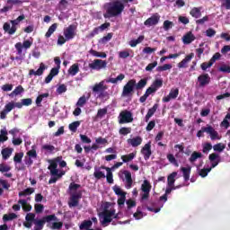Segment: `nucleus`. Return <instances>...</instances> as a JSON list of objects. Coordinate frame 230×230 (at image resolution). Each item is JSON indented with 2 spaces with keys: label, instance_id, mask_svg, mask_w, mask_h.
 <instances>
[{
  "label": "nucleus",
  "instance_id": "052dcab7",
  "mask_svg": "<svg viewBox=\"0 0 230 230\" xmlns=\"http://www.w3.org/2000/svg\"><path fill=\"white\" fill-rule=\"evenodd\" d=\"M111 39H112V33H108L106 36H103L100 42L102 44H107V42H109V40H111Z\"/></svg>",
  "mask_w": 230,
  "mask_h": 230
},
{
  "label": "nucleus",
  "instance_id": "e2e57ef3",
  "mask_svg": "<svg viewBox=\"0 0 230 230\" xmlns=\"http://www.w3.org/2000/svg\"><path fill=\"white\" fill-rule=\"evenodd\" d=\"M107 114V108L99 109L95 118H103Z\"/></svg>",
  "mask_w": 230,
  "mask_h": 230
},
{
  "label": "nucleus",
  "instance_id": "0eeeda50",
  "mask_svg": "<svg viewBox=\"0 0 230 230\" xmlns=\"http://www.w3.org/2000/svg\"><path fill=\"white\" fill-rule=\"evenodd\" d=\"M134 121V117L129 111H122L119 115V125H124L125 123H132Z\"/></svg>",
  "mask_w": 230,
  "mask_h": 230
},
{
  "label": "nucleus",
  "instance_id": "ddd939ff",
  "mask_svg": "<svg viewBox=\"0 0 230 230\" xmlns=\"http://www.w3.org/2000/svg\"><path fill=\"white\" fill-rule=\"evenodd\" d=\"M141 154H143L145 161L150 159V156L152 155V145L150 142L142 147Z\"/></svg>",
  "mask_w": 230,
  "mask_h": 230
},
{
  "label": "nucleus",
  "instance_id": "7c9ffc66",
  "mask_svg": "<svg viewBox=\"0 0 230 230\" xmlns=\"http://www.w3.org/2000/svg\"><path fill=\"white\" fill-rule=\"evenodd\" d=\"M141 190L143 192L150 193L152 190V185L150 184V181L148 180H145L143 184L141 185Z\"/></svg>",
  "mask_w": 230,
  "mask_h": 230
},
{
  "label": "nucleus",
  "instance_id": "9d476101",
  "mask_svg": "<svg viewBox=\"0 0 230 230\" xmlns=\"http://www.w3.org/2000/svg\"><path fill=\"white\" fill-rule=\"evenodd\" d=\"M65 39L66 40H73L76 37V25H69L64 31Z\"/></svg>",
  "mask_w": 230,
  "mask_h": 230
},
{
  "label": "nucleus",
  "instance_id": "423d86ee",
  "mask_svg": "<svg viewBox=\"0 0 230 230\" xmlns=\"http://www.w3.org/2000/svg\"><path fill=\"white\" fill-rule=\"evenodd\" d=\"M114 213H116V209H107V207H105L104 211L101 213V217H102V221H101L102 226L106 227L108 224H111L112 222V217H114Z\"/></svg>",
  "mask_w": 230,
  "mask_h": 230
},
{
  "label": "nucleus",
  "instance_id": "473e14b6",
  "mask_svg": "<svg viewBox=\"0 0 230 230\" xmlns=\"http://www.w3.org/2000/svg\"><path fill=\"white\" fill-rule=\"evenodd\" d=\"M175 177H177V172H173L167 177V186H173L175 184Z\"/></svg>",
  "mask_w": 230,
  "mask_h": 230
},
{
  "label": "nucleus",
  "instance_id": "79ce46f5",
  "mask_svg": "<svg viewBox=\"0 0 230 230\" xmlns=\"http://www.w3.org/2000/svg\"><path fill=\"white\" fill-rule=\"evenodd\" d=\"M22 93H24V88L22 85H18L11 93L10 96H19V94H22Z\"/></svg>",
  "mask_w": 230,
  "mask_h": 230
},
{
  "label": "nucleus",
  "instance_id": "393cba45",
  "mask_svg": "<svg viewBox=\"0 0 230 230\" xmlns=\"http://www.w3.org/2000/svg\"><path fill=\"white\" fill-rule=\"evenodd\" d=\"M78 73H80V66L78 64L72 65L68 69V75H70V76H76Z\"/></svg>",
  "mask_w": 230,
  "mask_h": 230
},
{
  "label": "nucleus",
  "instance_id": "3c124183",
  "mask_svg": "<svg viewBox=\"0 0 230 230\" xmlns=\"http://www.w3.org/2000/svg\"><path fill=\"white\" fill-rule=\"evenodd\" d=\"M80 127V121H74L69 124L68 128L71 132H76L77 128Z\"/></svg>",
  "mask_w": 230,
  "mask_h": 230
},
{
  "label": "nucleus",
  "instance_id": "bf43d9fd",
  "mask_svg": "<svg viewBox=\"0 0 230 230\" xmlns=\"http://www.w3.org/2000/svg\"><path fill=\"white\" fill-rule=\"evenodd\" d=\"M169 96L171 97L172 100H175V98L179 96V89H172L169 93Z\"/></svg>",
  "mask_w": 230,
  "mask_h": 230
},
{
  "label": "nucleus",
  "instance_id": "6e6d98bb",
  "mask_svg": "<svg viewBox=\"0 0 230 230\" xmlns=\"http://www.w3.org/2000/svg\"><path fill=\"white\" fill-rule=\"evenodd\" d=\"M171 28H173V22H170L169 20H165L164 22V31H168L171 30Z\"/></svg>",
  "mask_w": 230,
  "mask_h": 230
},
{
  "label": "nucleus",
  "instance_id": "c03bdc74",
  "mask_svg": "<svg viewBox=\"0 0 230 230\" xmlns=\"http://www.w3.org/2000/svg\"><path fill=\"white\" fill-rule=\"evenodd\" d=\"M151 86L157 91V89H161L163 87V79H155Z\"/></svg>",
  "mask_w": 230,
  "mask_h": 230
},
{
  "label": "nucleus",
  "instance_id": "8fccbe9b",
  "mask_svg": "<svg viewBox=\"0 0 230 230\" xmlns=\"http://www.w3.org/2000/svg\"><path fill=\"white\" fill-rule=\"evenodd\" d=\"M43 220L48 224H49V222H57V216H55V214L52 215H49V216H45L43 217Z\"/></svg>",
  "mask_w": 230,
  "mask_h": 230
},
{
  "label": "nucleus",
  "instance_id": "603ef678",
  "mask_svg": "<svg viewBox=\"0 0 230 230\" xmlns=\"http://www.w3.org/2000/svg\"><path fill=\"white\" fill-rule=\"evenodd\" d=\"M172 65L170 64H164V66H159L156 67V71H158L159 73L163 72V71H168L170 69H172Z\"/></svg>",
  "mask_w": 230,
  "mask_h": 230
},
{
  "label": "nucleus",
  "instance_id": "c85d7f7f",
  "mask_svg": "<svg viewBox=\"0 0 230 230\" xmlns=\"http://www.w3.org/2000/svg\"><path fill=\"white\" fill-rule=\"evenodd\" d=\"M146 84H148V79H141L137 84L136 83L135 89L137 91H141V89H145V87H146Z\"/></svg>",
  "mask_w": 230,
  "mask_h": 230
},
{
  "label": "nucleus",
  "instance_id": "a211bd4d",
  "mask_svg": "<svg viewBox=\"0 0 230 230\" xmlns=\"http://www.w3.org/2000/svg\"><path fill=\"white\" fill-rule=\"evenodd\" d=\"M102 170H106L107 174L105 175L106 181L109 184H113L114 183V178L112 175V169L111 167H106L104 165H102Z\"/></svg>",
  "mask_w": 230,
  "mask_h": 230
},
{
  "label": "nucleus",
  "instance_id": "aec40b11",
  "mask_svg": "<svg viewBox=\"0 0 230 230\" xmlns=\"http://www.w3.org/2000/svg\"><path fill=\"white\" fill-rule=\"evenodd\" d=\"M123 174L125 175V179H126V188L127 190H130V188H132V173L128 171H124Z\"/></svg>",
  "mask_w": 230,
  "mask_h": 230
},
{
  "label": "nucleus",
  "instance_id": "13d9d810",
  "mask_svg": "<svg viewBox=\"0 0 230 230\" xmlns=\"http://www.w3.org/2000/svg\"><path fill=\"white\" fill-rule=\"evenodd\" d=\"M42 150H45V152H49V154H53V152H55V147L54 146L46 144L42 146Z\"/></svg>",
  "mask_w": 230,
  "mask_h": 230
},
{
  "label": "nucleus",
  "instance_id": "5701e85b",
  "mask_svg": "<svg viewBox=\"0 0 230 230\" xmlns=\"http://www.w3.org/2000/svg\"><path fill=\"white\" fill-rule=\"evenodd\" d=\"M181 172L183 174V179L185 181H190V175L191 174V166L181 167Z\"/></svg>",
  "mask_w": 230,
  "mask_h": 230
},
{
  "label": "nucleus",
  "instance_id": "680f3d73",
  "mask_svg": "<svg viewBox=\"0 0 230 230\" xmlns=\"http://www.w3.org/2000/svg\"><path fill=\"white\" fill-rule=\"evenodd\" d=\"M66 92H67V86L66 84H60L57 89L58 94H64V93H66Z\"/></svg>",
  "mask_w": 230,
  "mask_h": 230
},
{
  "label": "nucleus",
  "instance_id": "f257e3e1",
  "mask_svg": "<svg viewBox=\"0 0 230 230\" xmlns=\"http://www.w3.org/2000/svg\"><path fill=\"white\" fill-rule=\"evenodd\" d=\"M104 8L106 13L103 14L104 19H111V17H119L125 10V4L120 0H115L105 4Z\"/></svg>",
  "mask_w": 230,
  "mask_h": 230
},
{
  "label": "nucleus",
  "instance_id": "a19ab883",
  "mask_svg": "<svg viewBox=\"0 0 230 230\" xmlns=\"http://www.w3.org/2000/svg\"><path fill=\"white\" fill-rule=\"evenodd\" d=\"M136 157V153H130L129 155H124L121 156L123 163H130Z\"/></svg>",
  "mask_w": 230,
  "mask_h": 230
},
{
  "label": "nucleus",
  "instance_id": "412c9836",
  "mask_svg": "<svg viewBox=\"0 0 230 230\" xmlns=\"http://www.w3.org/2000/svg\"><path fill=\"white\" fill-rule=\"evenodd\" d=\"M103 168L95 166L94 167V172H93V177L97 179V181H100V179H105V172H102Z\"/></svg>",
  "mask_w": 230,
  "mask_h": 230
},
{
  "label": "nucleus",
  "instance_id": "864d4df0",
  "mask_svg": "<svg viewBox=\"0 0 230 230\" xmlns=\"http://www.w3.org/2000/svg\"><path fill=\"white\" fill-rule=\"evenodd\" d=\"M113 191L115 195H119V197H123V195H127V192L123 191L121 188H119L118 185H115L113 187Z\"/></svg>",
  "mask_w": 230,
  "mask_h": 230
},
{
  "label": "nucleus",
  "instance_id": "bb28decb",
  "mask_svg": "<svg viewBox=\"0 0 230 230\" xmlns=\"http://www.w3.org/2000/svg\"><path fill=\"white\" fill-rule=\"evenodd\" d=\"M200 7H193L190 10V14L191 15V17H194V19H199L202 16V12H200Z\"/></svg>",
  "mask_w": 230,
  "mask_h": 230
},
{
  "label": "nucleus",
  "instance_id": "58836bf2",
  "mask_svg": "<svg viewBox=\"0 0 230 230\" xmlns=\"http://www.w3.org/2000/svg\"><path fill=\"white\" fill-rule=\"evenodd\" d=\"M15 218H17V214L15 213L4 214L3 217L4 222H10L15 220Z\"/></svg>",
  "mask_w": 230,
  "mask_h": 230
},
{
  "label": "nucleus",
  "instance_id": "4468645a",
  "mask_svg": "<svg viewBox=\"0 0 230 230\" xmlns=\"http://www.w3.org/2000/svg\"><path fill=\"white\" fill-rule=\"evenodd\" d=\"M208 159L211 163V170H213V168H217V166H218V164L220 163V155H218V154L216 153H212L208 155Z\"/></svg>",
  "mask_w": 230,
  "mask_h": 230
},
{
  "label": "nucleus",
  "instance_id": "e433bc0d",
  "mask_svg": "<svg viewBox=\"0 0 230 230\" xmlns=\"http://www.w3.org/2000/svg\"><path fill=\"white\" fill-rule=\"evenodd\" d=\"M35 189L34 188H27L22 191L19 192V197H27L29 195H31L32 193H34Z\"/></svg>",
  "mask_w": 230,
  "mask_h": 230
},
{
  "label": "nucleus",
  "instance_id": "69168bd1",
  "mask_svg": "<svg viewBox=\"0 0 230 230\" xmlns=\"http://www.w3.org/2000/svg\"><path fill=\"white\" fill-rule=\"evenodd\" d=\"M27 155L30 159H37V150L33 148L31 149L30 151L27 152Z\"/></svg>",
  "mask_w": 230,
  "mask_h": 230
},
{
  "label": "nucleus",
  "instance_id": "f3484780",
  "mask_svg": "<svg viewBox=\"0 0 230 230\" xmlns=\"http://www.w3.org/2000/svg\"><path fill=\"white\" fill-rule=\"evenodd\" d=\"M141 143H143V137H141L140 136L128 139V144L131 145V146H133L134 148H136L137 146H139Z\"/></svg>",
  "mask_w": 230,
  "mask_h": 230
},
{
  "label": "nucleus",
  "instance_id": "dca6fc26",
  "mask_svg": "<svg viewBox=\"0 0 230 230\" xmlns=\"http://www.w3.org/2000/svg\"><path fill=\"white\" fill-rule=\"evenodd\" d=\"M44 71H46V65L44 63H40V67L37 71L31 69L29 71V75L31 76V75H34V76H42L44 75Z\"/></svg>",
  "mask_w": 230,
  "mask_h": 230
},
{
  "label": "nucleus",
  "instance_id": "7ed1b4c3",
  "mask_svg": "<svg viewBox=\"0 0 230 230\" xmlns=\"http://www.w3.org/2000/svg\"><path fill=\"white\" fill-rule=\"evenodd\" d=\"M58 164L57 162H51L49 165L48 170L50 172V175L52 176L49 181V184H55L58 179H62V176L65 175V172L58 171Z\"/></svg>",
  "mask_w": 230,
  "mask_h": 230
},
{
  "label": "nucleus",
  "instance_id": "20e7f679",
  "mask_svg": "<svg viewBox=\"0 0 230 230\" xmlns=\"http://www.w3.org/2000/svg\"><path fill=\"white\" fill-rule=\"evenodd\" d=\"M24 19H26V16L24 14H21L17 19L11 20L12 27L8 22L4 23V31L9 35H13L15 31H17V24H19L21 21H24Z\"/></svg>",
  "mask_w": 230,
  "mask_h": 230
},
{
  "label": "nucleus",
  "instance_id": "2eb2a0df",
  "mask_svg": "<svg viewBox=\"0 0 230 230\" xmlns=\"http://www.w3.org/2000/svg\"><path fill=\"white\" fill-rule=\"evenodd\" d=\"M193 57H195L194 53L187 55L185 58H183L180 63H178L177 67H179V69L188 67V62H191V58H193Z\"/></svg>",
  "mask_w": 230,
  "mask_h": 230
},
{
  "label": "nucleus",
  "instance_id": "774afa93",
  "mask_svg": "<svg viewBox=\"0 0 230 230\" xmlns=\"http://www.w3.org/2000/svg\"><path fill=\"white\" fill-rule=\"evenodd\" d=\"M218 71L221 73H230V66L227 65H222L219 68Z\"/></svg>",
  "mask_w": 230,
  "mask_h": 230
},
{
  "label": "nucleus",
  "instance_id": "09e8293b",
  "mask_svg": "<svg viewBox=\"0 0 230 230\" xmlns=\"http://www.w3.org/2000/svg\"><path fill=\"white\" fill-rule=\"evenodd\" d=\"M22 157H24V153H16L13 156V161L16 164H21V163H22Z\"/></svg>",
  "mask_w": 230,
  "mask_h": 230
},
{
  "label": "nucleus",
  "instance_id": "4be33fe9",
  "mask_svg": "<svg viewBox=\"0 0 230 230\" xmlns=\"http://www.w3.org/2000/svg\"><path fill=\"white\" fill-rule=\"evenodd\" d=\"M195 40V35L191 31L187 32L183 37H182V42L183 44H191Z\"/></svg>",
  "mask_w": 230,
  "mask_h": 230
},
{
  "label": "nucleus",
  "instance_id": "cd10ccee",
  "mask_svg": "<svg viewBox=\"0 0 230 230\" xmlns=\"http://www.w3.org/2000/svg\"><path fill=\"white\" fill-rule=\"evenodd\" d=\"M53 162L56 163V164H58V163H59L60 168H66V166H67V163L66 161L62 160V156H58L54 160L49 161V164H51V163H53Z\"/></svg>",
  "mask_w": 230,
  "mask_h": 230
},
{
  "label": "nucleus",
  "instance_id": "39448f33",
  "mask_svg": "<svg viewBox=\"0 0 230 230\" xmlns=\"http://www.w3.org/2000/svg\"><path fill=\"white\" fill-rule=\"evenodd\" d=\"M204 132L210 136V139L215 141V139H220L218 137V132L211 125H207V127H202L200 130L197 133V137H204Z\"/></svg>",
  "mask_w": 230,
  "mask_h": 230
},
{
  "label": "nucleus",
  "instance_id": "49530a36",
  "mask_svg": "<svg viewBox=\"0 0 230 230\" xmlns=\"http://www.w3.org/2000/svg\"><path fill=\"white\" fill-rule=\"evenodd\" d=\"M214 152H224L226 150V145L218 143L213 146Z\"/></svg>",
  "mask_w": 230,
  "mask_h": 230
},
{
  "label": "nucleus",
  "instance_id": "c756f323",
  "mask_svg": "<svg viewBox=\"0 0 230 230\" xmlns=\"http://www.w3.org/2000/svg\"><path fill=\"white\" fill-rule=\"evenodd\" d=\"M93 227V221L91 220H84L79 226L80 230H89Z\"/></svg>",
  "mask_w": 230,
  "mask_h": 230
},
{
  "label": "nucleus",
  "instance_id": "a878e982",
  "mask_svg": "<svg viewBox=\"0 0 230 230\" xmlns=\"http://www.w3.org/2000/svg\"><path fill=\"white\" fill-rule=\"evenodd\" d=\"M108 89L107 85H103V82H101L99 84H94L93 87V93H102L103 91H106Z\"/></svg>",
  "mask_w": 230,
  "mask_h": 230
},
{
  "label": "nucleus",
  "instance_id": "4c0bfd02",
  "mask_svg": "<svg viewBox=\"0 0 230 230\" xmlns=\"http://www.w3.org/2000/svg\"><path fill=\"white\" fill-rule=\"evenodd\" d=\"M122 80H125V75L120 74L116 78L111 77L107 82L109 84H118V82H121Z\"/></svg>",
  "mask_w": 230,
  "mask_h": 230
},
{
  "label": "nucleus",
  "instance_id": "f03ea898",
  "mask_svg": "<svg viewBox=\"0 0 230 230\" xmlns=\"http://www.w3.org/2000/svg\"><path fill=\"white\" fill-rule=\"evenodd\" d=\"M82 188V185L75 182H71L68 187L70 191V200L68 202L69 208H76L80 204V199H82V190L76 191V190ZM76 191V192H75Z\"/></svg>",
  "mask_w": 230,
  "mask_h": 230
},
{
  "label": "nucleus",
  "instance_id": "9b49d317",
  "mask_svg": "<svg viewBox=\"0 0 230 230\" xmlns=\"http://www.w3.org/2000/svg\"><path fill=\"white\" fill-rule=\"evenodd\" d=\"M90 69H93L95 71H100L101 69H105L107 67V61L102 59H95L93 62L89 64Z\"/></svg>",
  "mask_w": 230,
  "mask_h": 230
},
{
  "label": "nucleus",
  "instance_id": "6ab92c4d",
  "mask_svg": "<svg viewBox=\"0 0 230 230\" xmlns=\"http://www.w3.org/2000/svg\"><path fill=\"white\" fill-rule=\"evenodd\" d=\"M157 109H159V104L155 103L152 108L148 110L145 118L146 123H148V121H150V118H152V116L155 114V112L157 111Z\"/></svg>",
  "mask_w": 230,
  "mask_h": 230
},
{
  "label": "nucleus",
  "instance_id": "2f4dec72",
  "mask_svg": "<svg viewBox=\"0 0 230 230\" xmlns=\"http://www.w3.org/2000/svg\"><path fill=\"white\" fill-rule=\"evenodd\" d=\"M57 28H58V23H53L48 30V31L45 34L46 39H49L51 37L52 33H55L57 31Z\"/></svg>",
  "mask_w": 230,
  "mask_h": 230
},
{
  "label": "nucleus",
  "instance_id": "72a5a7b5",
  "mask_svg": "<svg viewBox=\"0 0 230 230\" xmlns=\"http://www.w3.org/2000/svg\"><path fill=\"white\" fill-rule=\"evenodd\" d=\"M12 152H13V149H12V148L7 147V148L2 149L1 154H2L3 159L4 161H6V159H9L10 155H12Z\"/></svg>",
  "mask_w": 230,
  "mask_h": 230
},
{
  "label": "nucleus",
  "instance_id": "5fc2aeb1",
  "mask_svg": "<svg viewBox=\"0 0 230 230\" xmlns=\"http://www.w3.org/2000/svg\"><path fill=\"white\" fill-rule=\"evenodd\" d=\"M130 132H132V128H120L119 130V134H120V136H128Z\"/></svg>",
  "mask_w": 230,
  "mask_h": 230
},
{
  "label": "nucleus",
  "instance_id": "ea45409f",
  "mask_svg": "<svg viewBox=\"0 0 230 230\" xmlns=\"http://www.w3.org/2000/svg\"><path fill=\"white\" fill-rule=\"evenodd\" d=\"M90 54L93 55V57H97L98 58H107V54L105 52H98L94 49H91Z\"/></svg>",
  "mask_w": 230,
  "mask_h": 230
},
{
  "label": "nucleus",
  "instance_id": "4d7b16f0",
  "mask_svg": "<svg viewBox=\"0 0 230 230\" xmlns=\"http://www.w3.org/2000/svg\"><path fill=\"white\" fill-rule=\"evenodd\" d=\"M85 103H87V98L85 97V95H83L82 97H80L76 102V106L77 107H84V105H85Z\"/></svg>",
  "mask_w": 230,
  "mask_h": 230
},
{
  "label": "nucleus",
  "instance_id": "1a4fd4ad",
  "mask_svg": "<svg viewBox=\"0 0 230 230\" xmlns=\"http://www.w3.org/2000/svg\"><path fill=\"white\" fill-rule=\"evenodd\" d=\"M159 21H161V15H159V13H155L151 17L147 18L144 22V24L147 28H150L152 26H157V24H159Z\"/></svg>",
  "mask_w": 230,
  "mask_h": 230
},
{
  "label": "nucleus",
  "instance_id": "de8ad7c7",
  "mask_svg": "<svg viewBox=\"0 0 230 230\" xmlns=\"http://www.w3.org/2000/svg\"><path fill=\"white\" fill-rule=\"evenodd\" d=\"M15 109V102H10L7 104H5L4 110L5 112H12Z\"/></svg>",
  "mask_w": 230,
  "mask_h": 230
},
{
  "label": "nucleus",
  "instance_id": "338daca9",
  "mask_svg": "<svg viewBox=\"0 0 230 230\" xmlns=\"http://www.w3.org/2000/svg\"><path fill=\"white\" fill-rule=\"evenodd\" d=\"M211 172V168H204L199 171L200 177H208V173Z\"/></svg>",
  "mask_w": 230,
  "mask_h": 230
},
{
  "label": "nucleus",
  "instance_id": "0e129e2a",
  "mask_svg": "<svg viewBox=\"0 0 230 230\" xmlns=\"http://www.w3.org/2000/svg\"><path fill=\"white\" fill-rule=\"evenodd\" d=\"M126 204L128 206V209H132V208H136L137 203L136 200L129 199L126 201Z\"/></svg>",
  "mask_w": 230,
  "mask_h": 230
},
{
  "label": "nucleus",
  "instance_id": "a18cd8bd",
  "mask_svg": "<svg viewBox=\"0 0 230 230\" xmlns=\"http://www.w3.org/2000/svg\"><path fill=\"white\" fill-rule=\"evenodd\" d=\"M0 133V143H4V141H8V131H6V129H1Z\"/></svg>",
  "mask_w": 230,
  "mask_h": 230
},
{
  "label": "nucleus",
  "instance_id": "c9c22d12",
  "mask_svg": "<svg viewBox=\"0 0 230 230\" xmlns=\"http://www.w3.org/2000/svg\"><path fill=\"white\" fill-rule=\"evenodd\" d=\"M202 158V153L194 151L189 158L190 163L193 164L197 159Z\"/></svg>",
  "mask_w": 230,
  "mask_h": 230
},
{
  "label": "nucleus",
  "instance_id": "f8f14e48",
  "mask_svg": "<svg viewBox=\"0 0 230 230\" xmlns=\"http://www.w3.org/2000/svg\"><path fill=\"white\" fill-rule=\"evenodd\" d=\"M198 84L199 87H206V85H209L211 84V77L209 74H201L198 76Z\"/></svg>",
  "mask_w": 230,
  "mask_h": 230
},
{
  "label": "nucleus",
  "instance_id": "f704fd0d",
  "mask_svg": "<svg viewBox=\"0 0 230 230\" xmlns=\"http://www.w3.org/2000/svg\"><path fill=\"white\" fill-rule=\"evenodd\" d=\"M49 93H42L40 94L37 98H36V105L37 107H42V101L44 100V98H49Z\"/></svg>",
  "mask_w": 230,
  "mask_h": 230
},
{
  "label": "nucleus",
  "instance_id": "37998d69",
  "mask_svg": "<svg viewBox=\"0 0 230 230\" xmlns=\"http://www.w3.org/2000/svg\"><path fill=\"white\" fill-rule=\"evenodd\" d=\"M167 159L171 164H173V166H176V168H179V162H177V159L175 156L172 154L167 155Z\"/></svg>",
  "mask_w": 230,
  "mask_h": 230
},
{
  "label": "nucleus",
  "instance_id": "6e6552de",
  "mask_svg": "<svg viewBox=\"0 0 230 230\" xmlns=\"http://www.w3.org/2000/svg\"><path fill=\"white\" fill-rule=\"evenodd\" d=\"M136 89V79H130L123 87L122 96H130Z\"/></svg>",
  "mask_w": 230,
  "mask_h": 230
},
{
  "label": "nucleus",
  "instance_id": "b1692460",
  "mask_svg": "<svg viewBox=\"0 0 230 230\" xmlns=\"http://www.w3.org/2000/svg\"><path fill=\"white\" fill-rule=\"evenodd\" d=\"M18 204L22 205V211H24L25 213L31 211V206L30 205V203H28V200L19 199Z\"/></svg>",
  "mask_w": 230,
  "mask_h": 230
}]
</instances>
